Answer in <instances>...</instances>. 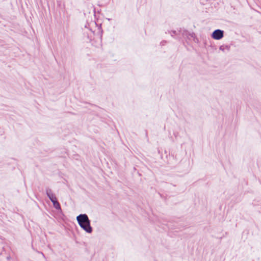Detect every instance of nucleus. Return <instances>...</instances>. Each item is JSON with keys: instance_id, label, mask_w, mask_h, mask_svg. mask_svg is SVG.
<instances>
[{"instance_id": "f257e3e1", "label": "nucleus", "mask_w": 261, "mask_h": 261, "mask_svg": "<svg viewBox=\"0 0 261 261\" xmlns=\"http://www.w3.org/2000/svg\"><path fill=\"white\" fill-rule=\"evenodd\" d=\"M80 226L86 232L90 233L92 229L90 226V221L86 214H81L76 218Z\"/></svg>"}, {"instance_id": "f03ea898", "label": "nucleus", "mask_w": 261, "mask_h": 261, "mask_svg": "<svg viewBox=\"0 0 261 261\" xmlns=\"http://www.w3.org/2000/svg\"><path fill=\"white\" fill-rule=\"evenodd\" d=\"M47 194L48 198L50 199L51 201L53 202L54 207L58 210H61V208L60 204L59 203V202L58 201L56 197L55 196V195H54L53 194H50L48 192L47 193Z\"/></svg>"}, {"instance_id": "7ed1b4c3", "label": "nucleus", "mask_w": 261, "mask_h": 261, "mask_svg": "<svg viewBox=\"0 0 261 261\" xmlns=\"http://www.w3.org/2000/svg\"><path fill=\"white\" fill-rule=\"evenodd\" d=\"M223 37V32L220 30H215L212 34V37L214 39L219 40Z\"/></svg>"}]
</instances>
